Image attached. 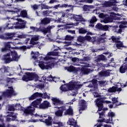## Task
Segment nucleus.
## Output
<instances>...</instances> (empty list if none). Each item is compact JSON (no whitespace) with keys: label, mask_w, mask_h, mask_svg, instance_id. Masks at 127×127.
<instances>
[{"label":"nucleus","mask_w":127,"mask_h":127,"mask_svg":"<svg viewBox=\"0 0 127 127\" xmlns=\"http://www.w3.org/2000/svg\"><path fill=\"white\" fill-rule=\"evenodd\" d=\"M34 41H37L39 40V38L37 36L32 37L31 38Z\"/></svg>","instance_id":"774afa93"},{"label":"nucleus","mask_w":127,"mask_h":127,"mask_svg":"<svg viewBox=\"0 0 127 127\" xmlns=\"http://www.w3.org/2000/svg\"><path fill=\"white\" fill-rule=\"evenodd\" d=\"M65 70H67L68 72H77L78 69L74 67L73 65H70L69 66H66L64 67Z\"/></svg>","instance_id":"5701e85b"},{"label":"nucleus","mask_w":127,"mask_h":127,"mask_svg":"<svg viewBox=\"0 0 127 127\" xmlns=\"http://www.w3.org/2000/svg\"><path fill=\"white\" fill-rule=\"evenodd\" d=\"M39 82H40L39 84H37L36 85V88H38L40 90H42V89H44V82L41 83V80H39Z\"/></svg>","instance_id":"7c9ffc66"},{"label":"nucleus","mask_w":127,"mask_h":127,"mask_svg":"<svg viewBox=\"0 0 127 127\" xmlns=\"http://www.w3.org/2000/svg\"><path fill=\"white\" fill-rule=\"evenodd\" d=\"M73 38H74V37H72V36H69V35H67L65 37L64 39H65V40L71 41V40H72V39H73Z\"/></svg>","instance_id":"3c124183"},{"label":"nucleus","mask_w":127,"mask_h":127,"mask_svg":"<svg viewBox=\"0 0 127 127\" xmlns=\"http://www.w3.org/2000/svg\"><path fill=\"white\" fill-rule=\"evenodd\" d=\"M94 0H80V2H85L86 3H92Z\"/></svg>","instance_id":"09e8293b"},{"label":"nucleus","mask_w":127,"mask_h":127,"mask_svg":"<svg viewBox=\"0 0 127 127\" xmlns=\"http://www.w3.org/2000/svg\"><path fill=\"white\" fill-rule=\"evenodd\" d=\"M97 80H92L91 81H90L89 83H91L89 85L88 87H89V88H93V87H94V86H97Z\"/></svg>","instance_id":"2f4dec72"},{"label":"nucleus","mask_w":127,"mask_h":127,"mask_svg":"<svg viewBox=\"0 0 127 127\" xmlns=\"http://www.w3.org/2000/svg\"><path fill=\"white\" fill-rule=\"evenodd\" d=\"M92 39V37L90 36L86 35L84 37V41H86V40H91Z\"/></svg>","instance_id":"13d9d810"},{"label":"nucleus","mask_w":127,"mask_h":127,"mask_svg":"<svg viewBox=\"0 0 127 127\" xmlns=\"http://www.w3.org/2000/svg\"><path fill=\"white\" fill-rule=\"evenodd\" d=\"M13 25H15L14 28L16 29H23L25 28L26 23L25 22H23L22 23H13Z\"/></svg>","instance_id":"4468645a"},{"label":"nucleus","mask_w":127,"mask_h":127,"mask_svg":"<svg viewBox=\"0 0 127 127\" xmlns=\"http://www.w3.org/2000/svg\"><path fill=\"white\" fill-rule=\"evenodd\" d=\"M112 101L113 104H116V106H121V103L118 101V98L113 97L112 98Z\"/></svg>","instance_id":"f704fd0d"},{"label":"nucleus","mask_w":127,"mask_h":127,"mask_svg":"<svg viewBox=\"0 0 127 127\" xmlns=\"http://www.w3.org/2000/svg\"><path fill=\"white\" fill-rule=\"evenodd\" d=\"M17 93L14 91L12 87H8V89L4 92H2V96H0V101L2 99V97L10 98L13 96H17Z\"/></svg>","instance_id":"6e6552de"},{"label":"nucleus","mask_w":127,"mask_h":127,"mask_svg":"<svg viewBox=\"0 0 127 127\" xmlns=\"http://www.w3.org/2000/svg\"><path fill=\"white\" fill-rule=\"evenodd\" d=\"M114 61H115V59L113 58H112V59H111L110 61H109V64H111V66H112V67H114V65L116 64H115V62H114ZM112 63H113V64H112Z\"/></svg>","instance_id":"864d4df0"},{"label":"nucleus","mask_w":127,"mask_h":127,"mask_svg":"<svg viewBox=\"0 0 127 127\" xmlns=\"http://www.w3.org/2000/svg\"><path fill=\"white\" fill-rule=\"evenodd\" d=\"M55 109H58L59 111H57L55 112V115L57 117H62V115H63V111H65L66 109H67V107L62 106L61 107H55Z\"/></svg>","instance_id":"9b49d317"},{"label":"nucleus","mask_w":127,"mask_h":127,"mask_svg":"<svg viewBox=\"0 0 127 127\" xmlns=\"http://www.w3.org/2000/svg\"><path fill=\"white\" fill-rule=\"evenodd\" d=\"M82 87H83V84L80 82L71 80L68 83L62 85L60 87V90L62 92H68V91H71V90H74V89H76V90L81 89Z\"/></svg>","instance_id":"f03ea898"},{"label":"nucleus","mask_w":127,"mask_h":127,"mask_svg":"<svg viewBox=\"0 0 127 127\" xmlns=\"http://www.w3.org/2000/svg\"><path fill=\"white\" fill-rule=\"evenodd\" d=\"M77 41H78V42H85V38L84 37H82L81 36H79L77 37Z\"/></svg>","instance_id":"ea45409f"},{"label":"nucleus","mask_w":127,"mask_h":127,"mask_svg":"<svg viewBox=\"0 0 127 127\" xmlns=\"http://www.w3.org/2000/svg\"><path fill=\"white\" fill-rule=\"evenodd\" d=\"M83 71L84 74H89L90 73V70L88 68H84Z\"/></svg>","instance_id":"680f3d73"},{"label":"nucleus","mask_w":127,"mask_h":127,"mask_svg":"<svg viewBox=\"0 0 127 127\" xmlns=\"http://www.w3.org/2000/svg\"><path fill=\"white\" fill-rule=\"evenodd\" d=\"M9 114L7 115L6 117L7 122H11L13 121H16V118L17 116V113L13 112H8Z\"/></svg>","instance_id":"f8f14e48"},{"label":"nucleus","mask_w":127,"mask_h":127,"mask_svg":"<svg viewBox=\"0 0 127 127\" xmlns=\"http://www.w3.org/2000/svg\"><path fill=\"white\" fill-rule=\"evenodd\" d=\"M30 122H31L32 123H37L38 122H40L39 119H34L33 120H29L28 121V123H30Z\"/></svg>","instance_id":"052dcab7"},{"label":"nucleus","mask_w":127,"mask_h":127,"mask_svg":"<svg viewBox=\"0 0 127 127\" xmlns=\"http://www.w3.org/2000/svg\"><path fill=\"white\" fill-rule=\"evenodd\" d=\"M83 10H84V11H88L90 10V7L88 5H84L83 6Z\"/></svg>","instance_id":"603ef678"},{"label":"nucleus","mask_w":127,"mask_h":127,"mask_svg":"<svg viewBox=\"0 0 127 127\" xmlns=\"http://www.w3.org/2000/svg\"><path fill=\"white\" fill-rule=\"evenodd\" d=\"M127 71V63H125L120 68V72L122 74Z\"/></svg>","instance_id":"412c9836"},{"label":"nucleus","mask_w":127,"mask_h":127,"mask_svg":"<svg viewBox=\"0 0 127 127\" xmlns=\"http://www.w3.org/2000/svg\"><path fill=\"white\" fill-rule=\"evenodd\" d=\"M42 101V99L39 98L32 102L31 105L25 108L24 111L25 115H26V116H27V115L33 116V113L34 112V111H35V108H38V107L39 108L40 103H41Z\"/></svg>","instance_id":"7ed1b4c3"},{"label":"nucleus","mask_w":127,"mask_h":127,"mask_svg":"<svg viewBox=\"0 0 127 127\" xmlns=\"http://www.w3.org/2000/svg\"><path fill=\"white\" fill-rule=\"evenodd\" d=\"M107 81L105 80V81H99V83L100 86H101V87H105V86L107 84Z\"/></svg>","instance_id":"de8ad7c7"},{"label":"nucleus","mask_w":127,"mask_h":127,"mask_svg":"<svg viewBox=\"0 0 127 127\" xmlns=\"http://www.w3.org/2000/svg\"><path fill=\"white\" fill-rule=\"evenodd\" d=\"M109 2L112 5V6L116 5V3H117V0H110Z\"/></svg>","instance_id":"6e6d98bb"},{"label":"nucleus","mask_w":127,"mask_h":127,"mask_svg":"<svg viewBox=\"0 0 127 127\" xmlns=\"http://www.w3.org/2000/svg\"><path fill=\"white\" fill-rule=\"evenodd\" d=\"M38 97H42L43 99H50V94L47 95L46 92L44 93L43 94L36 92L31 97H28V99L29 101H32L33 100H35V99H36V98H38Z\"/></svg>","instance_id":"9d476101"},{"label":"nucleus","mask_w":127,"mask_h":127,"mask_svg":"<svg viewBox=\"0 0 127 127\" xmlns=\"http://www.w3.org/2000/svg\"><path fill=\"white\" fill-rule=\"evenodd\" d=\"M72 18L75 19L76 21H86V20H85V19H84L81 15H73L72 16Z\"/></svg>","instance_id":"4be33fe9"},{"label":"nucleus","mask_w":127,"mask_h":127,"mask_svg":"<svg viewBox=\"0 0 127 127\" xmlns=\"http://www.w3.org/2000/svg\"><path fill=\"white\" fill-rule=\"evenodd\" d=\"M78 32L79 34H86L88 32V31L84 28L81 27L78 29Z\"/></svg>","instance_id":"473e14b6"},{"label":"nucleus","mask_w":127,"mask_h":127,"mask_svg":"<svg viewBox=\"0 0 127 127\" xmlns=\"http://www.w3.org/2000/svg\"><path fill=\"white\" fill-rule=\"evenodd\" d=\"M0 37L2 39H6V40H12L13 39V37H14V34L12 33H7L5 34V37L3 35H1Z\"/></svg>","instance_id":"f3484780"},{"label":"nucleus","mask_w":127,"mask_h":127,"mask_svg":"<svg viewBox=\"0 0 127 127\" xmlns=\"http://www.w3.org/2000/svg\"><path fill=\"white\" fill-rule=\"evenodd\" d=\"M20 49L21 50H23V51H25V50L27 49V47H26V46H23L20 47Z\"/></svg>","instance_id":"0e129e2a"},{"label":"nucleus","mask_w":127,"mask_h":127,"mask_svg":"<svg viewBox=\"0 0 127 127\" xmlns=\"http://www.w3.org/2000/svg\"><path fill=\"white\" fill-rule=\"evenodd\" d=\"M116 47L118 48V49H120V48H122V47H124V45L123 44V43L117 44Z\"/></svg>","instance_id":"5fc2aeb1"},{"label":"nucleus","mask_w":127,"mask_h":127,"mask_svg":"<svg viewBox=\"0 0 127 127\" xmlns=\"http://www.w3.org/2000/svg\"><path fill=\"white\" fill-rule=\"evenodd\" d=\"M103 6L105 7H111V6H113L110 1H105L103 3Z\"/></svg>","instance_id":"4c0bfd02"},{"label":"nucleus","mask_w":127,"mask_h":127,"mask_svg":"<svg viewBox=\"0 0 127 127\" xmlns=\"http://www.w3.org/2000/svg\"><path fill=\"white\" fill-rule=\"evenodd\" d=\"M106 60V57H105L103 55H101L97 58L96 61L97 62H100V61H105Z\"/></svg>","instance_id":"72a5a7b5"},{"label":"nucleus","mask_w":127,"mask_h":127,"mask_svg":"<svg viewBox=\"0 0 127 127\" xmlns=\"http://www.w3.org/2000/svg\"><path fill=\"white\" fill-rule=\"evenodd\" d=\"M8 111H15V108H14V104H11V105H8Z\"/></svg>","instance_id":"a18cd8bd"},{"label":"nucleus","mask_w":127,"mask_h":127,"mask_svg":"<svg viewBox=\"0 0 127 127\" xmlns=\"http://www.w3.org/2000/svg\"><path fill=\"white\" fill-rule=\"evenodd\" d=\"M93 95L97 98L95 101V105L98 108V112H101L103 110V104L104 103V99H105V96L99 94V93L94 91L93 92Z\"/></svg>","instance_id":"20e7f679"},{"label":"nucleus","mask_w":127,"mask_h":127,"mask_svg":"<svg viewBox=\"0 0 127 127\" xmlns=\"http://www.w3.org/2000/svg\"><path fill=\"white\" fill-rule=\"evenodd\" d=\"M14 107L15 111V110H18V111H19L20 109L21 108V106L20 105V104H15Z\"/></svg>","instance_id":"8fccbe9b"},{"label":"nucleus","mask_w":127,"mask_h":127,"mask_svg":"<svg viewBox=\"0 0 127 127\" xmlns=\"http://www.w3.org/2000/svg\"><path fill=\"white\" fill-rule=\"evenodd\" d=\"M25 75L22 77V80H39L40 77L36 72H26Z\"/></svg>","instance_id":"1a4fd4ad"},{"label":"nucleus","mask_w":127,"mask_h":127,"mask_svg":"<svg viewBox=\"0 0 127 127\" xmlns=\"http://www.w3.org/2000/svg\"><path fill=\"white\" fill-rule=\"evenodd\" d=\"M30 44H32V45H36L37 42H35V41H34L31 39L30 41Z\"/></svg>","instance_id":"bf43d9fd"},{"label":"nucleus","mask_w":127,"mask_h":127,"mask_svg":"<svg viewBox=\"0 0 127 127\" xmlns=\"http://www.w3.org/2000/svg\"><path fill=\"white\" fill-rule=\"evenodd\" d=\"M49 107H50V103L48 101H44L39 105V109L45 110V109H48Z\"/></svg>","instance_id":"2eb2a0df"},{"label":"nucleus","mask_w":127,"mask_h":127,"mask_svg":"<svg viewBox=\"0 0 127 127\" xmlns=\"http://www.w3.org/2000/svg\"><path fill=\"white\" fill-rule=\"evenodd\" d=\"M50 22H51V18L46 17L41 20L40 24L42 25H47V24H49Z\"/></svg>","instance_id":"a211bd4d"},{"label":"nucleus","mask_w":127,"mask_h":127,"mask_svg":"<svg viewBox=\"0 0 127 127\" xmlns=\"http://www.w3.org/2000/svg\"><path fill=\"white\" fill-rule=\"evenodd\" d=\"M21 11V9L15 8L14 11V12L17 13L18 15H19V14H18L19 13V12L20 13Z\"/></svg>","instance_id":"4d7b16f0"},{"label":"nucleus","mask_w":127,"mask_h":127,"mask_svg":"<svg viewBox=\"0 0 127 127\" xmlns=\"http://www.w3.org/2000/svg\"><path fill=\"white\" fill-rule=\"evenodd\" d=\"M17 20H18V21L16 22H15V23H21L22 22H25L23 20H22V19H20V18L17 19Z\"/></svg>","instance_id":"338daca9"},{"label":"nucleus","mask_w":127,"mask_h":127,"mask_svg":"<svg viewBox=\"0 0 127 127\" xmlns=\"http://www.w3.org/2000/svg\"><path fill=\"white\" fill-rule=\"evenodd\" d=\"M18 38H26V35L23 34V35H18L17 36Z\"/></svg>","instance_id":"69168bd1"},{"label":"nucleus","mask_w":127,"mask_h":127,"mask_svg":"<svg viewBox=\"0 0 127 127\" xmlns=\"http://www.w3.org/2000/svg\"><path fill=\"white\" fill-rule=\"evenodd\" d=\"M36 118H40L39 121L42 123H45L46 126H52V117L49 116V115L46 114H43L39 115L37 114L34 115Z\"/></svg>","instance_id":"39448f33"},{"label":"nucleus","mask_w":127,"mask_h":127,"mask_svg":"<svg viewBox=\"0 0 127 127\" xmlns=\"http://www.w3.org/2000/svg\"><path fill=\"white\" fill-rule=\"evenodd\" d=\"M8 66H5V65H2L0 68V74H4V73H7L8 72Z\"/></svg>","instance_id":"393cba45"},{"label":"nucleus","mask_w":127,"mask_h":127,"mask_svg":"<svg viewBox=\"0 0 127 127\" xmlns=\"http://www.w3.org/2000/svg\"><path fill=\"white\" fill-rule=\"evenodd\" d=\"M113 18L110 16L108 17L106 19H105L104 21L106 23H108V22H113Z\"/></svg>","instance_id":"c03bdc74"},{"label":"nucleus","mask_w":127,"mask_h":127,"mask_svg":"<svg viewBox=\"0 0 127 127\" xmlns=\"http://www.w3.org/2000/svg\"><path fill=\"white\" fill-rule=\"evenodd\" d=\"M41 31L43 32L44 34H46L47 33H49L51 31V28L50 27H48L47 28L44 27L41 29Z\"/></svg>","instance_id":"bb28decb"},{"label":"nucleus","mask_w":127,"mask_h":127,"mask_svg":"<svg viewBox=\"0 0 127 127\" xmlns=\"http://www.w3.org/2000/svg\"><path fill=\"white\" fill-rule=\"evenodd\" d=\"M59 49H55L53 52H50L48 53L49 55L52 56H58L59 54V52H58Z\"/></svg>","instance_id":"c85d7f7f"},{"label":"nucleus","mask_w":127,"mask_h":127,"mask_svg":"<svg viewBox=\"0 0 127 127\" xmlns=\"http://www.w3.org/2000/svg\"><path fill=\"white\" fill-rule=\"evenodd\" d=\"M110 16L114 20H117V19H118V17H117V15L114 12H111L110 13Z\"/></svg>","instance_id":"79ce46f5"},{"label":"nucleus","mask_w":127,"mask_h":127,"mask_svg":"<svg viewBox=\"0 0 127 127\" xmlns=\"http://www.w3.org/2000/svg\"><path fill=\"white\" fill-rule=\"evenodd\" d=\"M53 104L54 106H61L63 105V101L57 98H52Z\"/></svg>","instance_id":"dca6fc26"},{"label":"nucleus","mask_w":127,"mask_h":127,"mask_svg":"<svg viewBox=\"0 0 127 127\" xmlns=\"http://www.w3.org/2000/svg\"><path fill=\"white\" fill-rule=\"evenodd\" d=\"M97 43H98V44H100L101 43H104L105 38H104L103 37L98 38L97 39Z\"/></svg>","instance_id":"58836bf2"},{"label":"nucleus","mask_w":127,"mask_h":127,"mask_svg":"<svg viewBox=\"0 0 127 127\" xmlns=\"http://www.w3.org/2000/svg\"><path fill=\"white\" fill-rule=\"evenodd\" d=\"M18 17H23V18H27V11L26 10H21L20 12V14L18 15Z\"/></svg>","instance_id":"b1692460"},{"label":"nucleus","mask_w":127,"mask_h":127,"mask_svg":"<svg viewBox=\"0 0 127 127\" xmlns=\"http://www.w3.org/2000/svg\"><path fill=\"white\" fill-rule=\"evenodd\" d=\"M69 108L67 110L65 111L64 113V115L69 116H72L73 115V110L71 109V106H69Z\"/></svg>","instance_id":"c756f323"},{"label":"nucleus","mask_w":127,"mask_h":127,"mask_svg":"<svg viewBox=\"0 0 127 127\" xmlns=\"http://www.w3.org/2000/svg\"><path fill=\"white\" fill-rule=\"evenodd\" d=\"M10 43H11L10 42H4V48L1 49V52L6 53L3 56L5 63H10L12 61L17 62L19 59L17 53L15 51H11Z\"/></svg>","instance_id":"f257e3e1"},{"label":"nucleus","mask_w":127,"mask_h":127,"mask_svg":"<svg viewBox=\"0 0 127 127\" xmlns=\"http://www.w3.org/2000/svg\"><path fill=\"white\" fill-rule=\"evenodd\" d=\"M48 8H49L48 6L44 4H42V9H48Z\"/></svg>","instance_id":"e2e57ef3"},{"label":"nucleus","mask_w":127,"mask_h":127,"mask_svg":"<svg viewBox=\"0 0 127 127\" xmlns=\"http://www.w3.org/2000/svg\"><path fill=\"white\" fill-rule=\"evenodd\" d=\"M109 26L107 25H103L101 30L102 31H108L109 30Z\"/></svg>","instance_id":"37998d69"},{"label":"nucleus","mask_w":127,"mask_h":127,"mask_svg":"<svg viewBox=\"0 0 127 127\" xmlns=\"http://www.w3.org/2000/svg\"><path fill=\"white\" fill-rule=\"evenodd\" d=\"M87 103L84 100H80L79 101L78 106L79 107V113L81 114L82 111H84L87 108Z\"/></svg>","instance_id":"ddd939ff"},{"label":"nucleus","mask_w":127,"mask_h":127,"mask_svg":"<svg viewBox=\"0 0 127 127\" xmlns=\"http://www.w3.org/2000/svg\"><path fill=\"white\" fill-rule=\"evenodd\" d=\"M100 120L98 122L100 123H106V124H112L113 123V118H114L115 114V113L110 111L108 113V116L110 118L109 119L106 120L105 119L103 118V116L105 115V112L103 111L101 113H99Z\"/></svg>","instance_id":"423d86ee"},{"label":"nucleus","mask_w":127,"mask_h":127,"mask_svg":"<svg viewBox=\"0 0 127 127\" xmlns=\"http://www.w3.org/2000/svg\"><path fill=\"white\" fill-rule=\"evenodd\" d=\"M112 39L113 43H121V41H120V38H116L115 36H111L109 40Z\"/></svg>","instance_id":"cd10ccee"},{"label":"nucleus","mask_w":127,"mask_h":127,"mask_svg":"<svg viewBox=\"0 0 127 127\" xmlns=\"http://www.w3.org/2000/svg\"><path fill=\"white\" fill-rule=\"evenodd\" d=\"M42 13L44 16H49V14H50V13H52V11L47 10L43 11Z\"/></svg>","instance_id":"c9c22d12"},{"label":"nucleus","mask_w":127,"mask_h":127,"mask_svg":"<svg viewBox=\"0 0 127 127\" xmlns=\"http://www.w3.org/2000/svg\"><path fill=\"white\" fill-rule=\"evenodd\" d=\"M111 72L108 70L101 71L99 72V75L100 77H109Z\"/></svg>","instance_id":"aec40b11"},{"label":"nucleus","mask_w":127,"mask_h":127,"mask_svg":"<svg viewBox=\"0 0 127 127\" xmlns=\"http://www.w3.org/2000/svg\"><path fill=\"white\" fill-rule=\"evenodd\" d=\"M97 20H98V19H97L96 16H93L90 20V25H89V26H91V27H94V26H95V25L94 24V23L97 22Z\"/></svg>","instance_id":"a878e982"},{"label":"nucleus","mask_w":127,"mask_h":127,"mask_svg":"<svg viewBox=\"0 0 127 127\" xmlns=\"http://www.w3.org/2000/svg\"><path fill=\"white\" fill-rule=\"evenodd\" d=\"M53 124L54 125H56V126H54V127H63V123H62V122H53Z\"/></svg>","instance_id":"e433bc0d"},{"label":"nucleus","mask_w":127,"mask_h":127,"mask_svg":"<svg viewBox=\"0 0 127 127\" xmlns=\"http://www.w3.org/2000/svg\"><path fill=\"white\" fill-rule=\"evenodd\" d=\"M71 6H72L71 5H68L65 3L63 4H58L57 5H55L53 7V8H55V9H58L59 7H60V8H63V7H71Z\"/></svg>","instance_id":"6ab92c4d"},{"label":"nucleus","mask_w":127,"mask_h":127,"mask_svg":"<svg viewBox=\"0 0 127 127\" xmlns=\"http://www.w3.org/2000/svg\"><path fill=\"white\" fill-rule=\"evenodd\" d=\"M39 66L41 69H42V70H44V69H45V65H44V62H40L39 63Z\"/></svg>","instance_id":"49530a36"},{"label":"nucleus","mask_w":127,"mask_h":127,"mask_svg":"<svg viewBox=\"0 0 127 127\" xmlns=\"http://www.w3.org/2000/svg\"><path fill=\"white\" fill-rule=\"evenodd\" d=\"M127 81L126 83H117V84L115 83L116 86H113L111 88L108 89V91L109 93H115V92H118V93H120L122 92V88H126L127 85Z\"/></svg>","instance_id":"0eeeda50"},{"label":"nucleus","mask_w":127,"mask_h":127,"mask_svg":"<svg viewBox=\"0 0 127 127\" xmlns=\"http://www.w3.org/2000/svg\"><path fill=\"white\" fill-rule=\"evenodd\" d=\"M102 27L103 24L100 23H97L95 26V28H96V29H99V30H102Z\"/></svg>","instance_id":"a19ab883"}]
</instances>
